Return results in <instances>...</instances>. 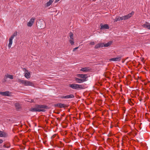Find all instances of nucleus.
<instances>
[{"label":"nucleus","instance_id":"1","mask_svg":"<svg viewBox=\"0 0 150 150\" xmlns=\"http://www.w3.org/2000/svg\"><path fill=\"white\" fill-rule=\"evenodd\" d=\"M46 106L42 105H37L35 108L31 109V111L32 112H44L45 110L43 109L45 108Z\"/></svg>","mask_w":150,"mask_h":150},{"label":"nucleus","instance_id":"2","mask_svg":"<svg viewBox=\"0 0 150 150\" xmlns=\"http://www.w3.org/2000/svg\"><path fill=\"white\" fill-rule=\"evenodd\" d=\"M18 82L20 83L23 84L25 86H33L34 85L32 83L28 81H26L24 80H22L20 79H18Z\"/></svg>","mask_w":150,"mask_h":150},{"label":"nucleus","instance_id":"3","mask_svg":"<svg viewBox=\"0 0 150 150\" xmlns=\"http://www.w3.org/2000/svg\"><path fill=\"white\" fill-rule=\"evenodd\" d=\"M17 35V32L16 31L11 36L10 38L9 39V43L8 45V47L9 48H10L12 44L13 40L14 38V37L16 36Z\"/></svg>","mask_w":150,"mask_h":150},{"label":"nucleus","instance_id":"4","mask_svg":"<svg viewBox=\"0 0 150 150\" xmlns=\"http://www.w3.org/2000/svg\"><path fill=\"white\" fill-rule=\"evenodd\" d=\"M69 86L74 89H81L83 88L82 86L81 85L78 84H70Z\"/></svg>","mask_w":150,"mask_h":150},{"label":"nucleus","instance_id":"5","mask_svg":"<svg viewBox=\"0 0 150 150\" xmlns=\"http://www.w3.org/2000/svg\"><path fill=\"white\" fill-rule=\"evenodd\" d=\"M35 19V17L32 18L29 22L27 23V25L28 27H31L34 23V21Z\"/></svg>","mask_w":150,"mask_h":150},{"label":"nucleus","instance_id":"6","mask_svg":"<svg viewBox=\"0 0 150 150\" xmlns=\"http://www.w3.org/2000/svg\"><path fill=\"white\" fill-rule=\"evenodd\" d=\"M76 76L78 77L81 79H82L84 80V81H86V79L87 77V76L86 74H77Z\"/></svg>","mask_w":150,"mask_h":150},{"label":"nucleus","instance_id":"7","mask_svg":"<svg viewBox=\"0 0 150 150\" xmlns=\"http://www.w3.org/2000/svg\"><path fill=\"white\" fill-rule=\"evenodd\" d=\"M134 14V12H132L130 13L125 16H122V18L123 20H126L127 19L129 18H130L132 15Z\"/></svg>","mask_w":150,"mask_h":150},{"label":"nucleus","instance_id":"8","mask_svg":"<svg viewBox=\"0 0 150 150\" xmlns=\"http://www.w3.org/2000/svg\"><path fill=\"white\" fill-rule=\"evenodd\" d=\"M11 93L8 91L5 92H0V94L4 96H9L11 95Z\"/></svg>","mask_w":150,"mask_h":150},{"label":"nucleus","instance_id":"9","mask_svg":"<svg viewBox=\"0 0 150 150\" xmlns=\"http://www.w3.org/2000/svg\"><path fill=\"white\" fill-rule=\"evenodd\" d=\"M69 37L70 39L69 40V42L71 45H73L74 44V42L73 40V34L72 33H70Z\"/></svg>","mask_w":150,"mask_h":150},{"label":"nucleus","instance_id":"10","mask_svg":"<svg viewBox=\"0 0 150 150\" xmlns=\"http://www.w3.org/2000/svg\"><path fill=\"white\" fill-rule=\"evenodd\" d=\"M75 80L76 81L77 83H81L84 82V80L82 79L79 77L75 78Z\"/></svg>","mask_w":150,"mask_h":150},{"label":"nucleus","instance_id":"11","mask_svg":"<svg viewBox=\"0 0 150 150\" xmlns=\"http://www.w3.org/2000/svg\"><path fill=\"white\" fill-rule=\"evenodd\" d=\"M100 25L102 29H108L109 28L108 25L107 24L103 25L102 24H101Z\"/></svg>","mask_w":150,"mask_h":150},{"label":"nucleus","instance_id":"12","mask_svg":"<svg viewBox=\"0 0 150 150\" xmlns=\"http://www.w3.org/2000/svg\"><path fill=\"white\" fill-rule=\"evenodd\" d=\"M121 59L120 57H116L110 59V61H119Z\"/></svg>","mask_w":150,"mask_h":150},{"label":"nucleus","instance_id":"13","mask_svg":"<svg viewBox=\"0 0 150 150\" xmlns=\"http://www.w3.org/2000/svg\"><path fill=\"white\" fill-rule=\"evenodd\" d=\"M54 0H50L49 1H48L46 3L45 6V7H47L50 6L54 1Z\"/></svg>","mask_w":150,"mask_h":150},{"label":"nucleus","instance_id":"14","mask_svg":"<svg viewBox=\"0 0 150 150\" xmlns=\"http://www.w3.org/2000/svg\"><path fill=\"white\" fill-rule=\"evenodd\" d=\"M74 97V96L72 94H70L66 96H63L62 97V98H73Z\"/></svg>","mask_w":150,"mask_h":150},{"label":"nucleus","instance_id":"15","mask_svg":"<svg viewBox=\"0 0 150 150\" xmlns=\"http://www.w3.org/2000/svg\"><path fill=\"white\" fill-rule=\"evenodd\" d=\"M7 133L4 132L0 131V137H5L7 136Z\"/></svg>","mask_w":150,"mask_h":150},{"label":"nucleus","instance_id":"16","mask_svg":"<svg viewBox=\"0 0 150 150\" xmlns=\"http://www.w3.org/2000/svg\"><path fill=\"white\" fill-rule=\"evenodd\" d=\"M122 16V17H117L115 20V21H120L121 20H123Z\"/></svg>","mask_w":150,"mask_h":150},{"label":"nucleus","instance_id":"17","mask_svg":"<svg viewBox=\"0 0 150 150\" xmlns=\"http://www.w3.org/2000/svg\"><path fill=\"white\" fill-rule=\"evenodd\" d=\"M144 27L146 28L149 29H150V24L149 23H146L144 25Z\"/></svg>","mask_w":150,"mask_h":150},{"label":"nucleus","instance_id":"18","mask_svg":"<svg viewBox=\"0 0 150 150\" xmlns=\"http://www.w3.org/2000/svg\"><path fill=\"white\" fill-rule=\"evenodd\" d=\"M89 70V69L88 67H84L80 69L81 71H82L84 72H87Z\"/></svg>","mask_w":150,"mask_h":150},{"label":"nucleus","instance_id":"19","mask_svg":"<svg viewBox=\"0 0 150 150\" xmlns=\"http://www.w3.org/2000/svg\"><path fill=\"white\" fill-rule=\"evenodd\" d=\"M25 77L27 79H28L30 77V73L28 72H25Z\"/></svg>","mask_w":150,"mask_h":150},{"label":"nucleus","instance_id":"20","mask_svg":"<svg viewBox=\"0 0 150 150\" xmlns=\"http://www.w3.org/2000/svg\"><path fill=\"white\" fill-rule=\"evenodd\" d=\"M112 42L111 41H110L108 42L107 43L104 44V47H108L111 44Z\"/></svg>","mask_w":150,"mask_h":150},{"label":"nucleus","instance_id":"21","mask_svg":"<svg viewBox=\"0 0 150 150\" xmlns=\"http://www.w3.org/2000/svg\"><path fill=\"white\" fill-rule=\"evenodd\" d=\"M15 106L17 109H19L20 108V105L18 103H16L15 104Z\"/></svg>","mask_w":150,"mask_h":150},{"label":"nucleus","instance_id":"22","mask_svg":"<svg viewBox=\"0 0 150 150\" xmlns=\"http://www.w3.org/2000/svg\"><path fill=\"white\" fill-rule=\"evenodd\" d=\"M6 76V77L11 79H13V76L11 75L7 74Z\"/></svg>","mask_w":150,"mask_h":150},{"label":"nucleus","instance_id":"23","mask_svg":"<svg viewBox=\"0 0 150 150\" xmlns=\"http://www.w3.org/2000/svg\"><path fill=\"white\" fill-rule=\"evenodd\" d=\"M57 106L60 108H62L64 107V105L61 103H58L57 104Z\"/></svg>","mask_w":150,"mask_h":150},{"label":"nucleus","instance_id":"24","mask_svg":"<svg viewBox=\"0 0 150 150\" xmlns=\"http://www.w3.org/2000/svg\"><path fill=\"white\" fill-rule=\"evenodd\" d=\"M100 47H104V43H100Z\"/></svg>","mask_w":150,"mask_h":150},{"label":"nucleus","instance_id":"25","mask_svg":"<svg viewBox=\"0 0 150 150\" xmlns=\"http://www.w3.org/2000/svg\"><path fill=\"white\" fill-rule=\"evenodd\" d=\"M99 47H100V44H98L96 45L95 46V48H98Z\"/></svg>","mask_w":150,"mask_h":150},{"label":"nucleus","instance_id":"26","mask_svg":"<svg viewBox=\"0 0 150 150\" xmlns=\"http://www.w3.org/2000/svg\"><path fill=\"white\" fill-rule=\"evenodd\" d=\"M36 99H32L30 101H29V102H36Z\"/></svg>","mask_w":150,"mask_h":150},{"label":"nucleus","instance_id":"27","mask_svg":"<svg viewBox=\"0 0 150 150\" xmlns=\"http://www.w3.org/2000/svg\"><path fill=\"white\" fill-rule=\"evenodd\" d=\"M94 44V42H90L89 43V45H93Z\"/></svg>","mask_w":150,"mask_h":150},{"label":"nucleus","instance_id":"28","mask_svg":"<svg viewBox=\"0 0 150 150\" xmlns=\"http://www.w3.org/2000/svg\"><path fill=\"white\" fill-rule=\"evenodd\" d=\"M3 142V140L2 139H0V144H1Z\"/></svg>","mask_w":150,"mask_h":150},{"label":"nucleus","instance_id":"29","mask_svg":"<svg viewBox=\"0 0 150 150\" xmlns=\"http://www.w3.org/2000/svg\"><path fill=\"white\" fill-rule=\"evenodd\" d=\"M78 48V47H75V48H74V50H73V51H74L75 50L77 49Z\"/></svg>","mask_w":150,"mask_h":150},{"label":"nucleus","instance_id":"30","mask_svg":"<svg viewBox=\"0 0 150 150\" xmlns=\"http://www.w3.org/2000/svg\"><path fill=\"white\" fill-rule=\"evenodd\" d=\"M44 26H40V27L41 28H44Z\"/></svg>","mask_w":150,"mask_h":150},{"label":"nucleus","instance_id":"31","mask_svg":"<svg viewBox=\"0 0 150 150\" xmlns=\"http://www.w3.org/2000/svg\"><path fill=\"white\" fill-rule=\"evenodd\" d=\"M59 0H55V2L56 3V2H57Z\"/></svg>","mask_w":150,"mask_h":150},{"label":"nucleus","instance_id":"32","mask_svg":"<svg viewBox=\"0 0 150 150\" xmlns=\"http://www.w3.org/2000/svg\"><path fill=\"white\" fill-rule=\"evenodd\" d=\"M43 23L45 24V23L44 22H43Z\"/></svg>","mask_w":150,"mask_h":150}]
</instances>
